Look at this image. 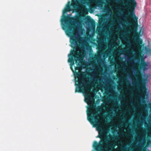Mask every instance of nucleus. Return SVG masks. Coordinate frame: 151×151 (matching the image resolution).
Wrapping results in <instances>:
<instances>
[{"instance_id": "ddd939ff", "label": "nucleus", "mask_w": 151, "mask_h": 151, "mask_svg": "<svg viewBox=\"0 0 151 151\" xmlns=\"http://www.w3.org/2000/svg\"><path fill=\"white\" fill-rule=\"evenodd\" d=\"M70 11V8L69 6H68L66 9H64L63 11V14H65L66 13L68 12H69Z\"/></svg>"}, {"instance_id": "2eb2a0df", "label": "nucleus", "mask_w": 151, "mask_h": 151, "mask_svg": "<svg viewBox=\"0 0 151 151\" xmlns=\"http://www.w3.org/2000/svg\"><path fill=\"white\" fill-rule=\"evenodd\" d=\"M147 107L149 108L150 109V118L151 119H150L149 121V122L150 121H151V103H149L148 104V105L147 106Z\"/></svg>"}, {"instance_id": "f3484780", "label": "nucleus", "mask_w": 151, "mask_h": 151, "mask_svg": "<svg viewBox=\"0 0 151 151\" xmlns=\"http://www.w3.org/2000/svg\"><path fill=\"white\" fill-rule=\"evenodd\" d=\"M108 136H109L110 138H111V139H116V137H117L116 136V137H114V136H112V135H111V136H109V135Z\"/></svg>"}, {"instance_id": "dca6fc26", "label": "nucleus", "mask_w": 151, "mask_h": 151, "mask_svg": "<svg viewBox=\"0 0 151 151\" xmlns=\"http://www.w3.org/2000/svg\"><path fill=\"white\" fill-rule=\"evenodd\" d=\"M124 135H125L126 136H128V137L129 136H130V134H125L124 132H122V133H121L120 134V135L122 136H123Z\"/></svg>"}, {"instance_id": "4be33fe9", "label": "nucleus", "mask_w": 151, "mask_h": 151, "mask_svg": "<svg viewBox=\"0 0 151 151\" xmlns=\"http://www.w3.org/2000/svg\"><path fill=\"white\" fill-rule=\"evenodd\" d=\"M143 102H144V103H145V101H143Z\"/></svg>"}, {"instance_id": "f03ea898", "label": "nucleus", "mask_w": 151, "mask_h": 151, "mask_svg": "<svg viewBox=\"0 0 151 151\" xmlns=\"http://www.w3.org/2000/svg\"><path fill=\"white\" fill-rule=\"evenodd\" d=\"M74 20V19L73 17L64 15L61 22H64L66 24L65 26V28L63 27V28L64 30L66 29L65 31L66 34L68 36L70 37L71 46L74 49H76V46L80 43V40L77 37L76 35L75 25L72 23Z\"/></svg>"}, {"instance_id": "0eeeda50", "label": "nucleus", "mask_w": 151, "mask_h": 151, "mask_svg": "<svg viewBox=\"0 0 151 151\" xmlns=\"http://www.w3.org/2000/svg\"><path fill=\"white\" fill-rule=\"evenodd\" d=\"M141 95L140 96V97L142 99H145V96L147 92V88H146L145 84L142 85L141 87Z\"/></svg>"}, {"instance_id": "1a4fd4ad", "label": "nucleus", "mask_w": 151, "mask_h": 151, "mask_svg": "<svg viewBox=\"0 0 151 151\" xmlns=\"http://www.w3.org/2000/svg\"><path fill=\"white\" fill-rule=\"evenodd\" d=\"M79 0H72V3L71 5L74 8H76L78 6V1Z\"/></svg>"}, {"instance_id": "423d86ee", "label": "nucleus", "mask_w": 151, "mask_h": 151, "mask_svg": "<svg viewBox=\"0 0 151 151\" xmlns=\"http://www.w3.org/2000/svg\"><path fill=\"white\" fill-rule=\"evenodd\" d=\"M90 113L92 115H88V121L92 124L95 122V123H97L98 119L97 118L98 117V112L95 110H91L90 111Z\"/></svg>"}, {"instance_id": "b1692460", "label": "nucleus", "mask_w": 151, "mask_h": 151, "mask_svg": "<svg viewBox=\"0 0 151 151\" xmlns=\"http://www.w3.org/2000/svg\"><path fill=\"white\" fill-rule=\"evenodd\" d=\"M129 45V46H130V44H129V45Z\"/></svg>"}, {"instance_id": "aec40b11", "label": "nucleus", "mask_w": 151, "mask_h": 151, "mask_svg": "<svg viewBox=\"0 0 151 151\" xmlns=\"http://www.w3.org/2000/svg\"><path fill=\"white\" fill-rule=\"evenodd\" d=\"M98 0H89V1H97Z\"/></svg>"}, {"instance_id": "9d476101", "label": "nucleus", "mask_w": 151, "mask_h": 151, "mask_svg": "<svg viewBox=\"0 0 151 151\" xmlns=\"http://www.w3.org/2000/svg\"><path fill=\"white\" fill-rule=\"evenodd\" d=\"M145 51L146 53L149 55H151V49L145 47Z\"/></svg>"}, {"instance_id": "412c9836", "label": "nucleus", "mask_w": 151, "mask_h": 151, "mask_svg": "<svg viewBox=\"0 0 151 151\" xmlns=\"http://www.w3.org/2000/svg\"><path fill=\"white\" fill-rule=\"evenodd\" d=\"M94 21L93 20V19H92V23H94Z\"/></svg>"}, {"instance_id": "4468645a", "label": "nucleus", "mask_w": 151, "mask_h": 151, "mask_svg": "<svg viewBox=\"0 0 151 151\" xmlns=\"http://www.w3.org/2000/svg\"><path fill=\"white\" fill-rule=\"evenodd\" d=\"M135 76L137 78L141 76V73L139 70H137L136 71Z\"/></svg>"}, {"instance_id": "f257e3e1", "label": "nucleus", "mask_w": 151, "mask_h": 151, "mask_svg": "<svg viewBox=\"0 0 151 151\" xmlns=\"http://www.w3.org/2000/svg\"><path fill=\"white\" fill-rule=\"evenodd\" d=\"M99 131L98 137L100 138L99 143L96 141L94 142L93 147L97 151L99 150L100 151H110L113 150L116 145V142L111 143L109 141V139L106 135L107 132L105 129L101 127L98 129Z\"/></svg>"}, {"instance_id": "6ab92c4d", "label": "nucleus", "mask_w": 151, "mask_h": 151, "mask_svg": "<svg viewBox=\"0 0 151 151\" xmlns=\"http://www.w3.org/2000/svg\"><path fill=\"white\" fill-rule=\"evenodd\" d=\"M100 107H98L96 108V110L97 111H98L99 110V109H100Z\"/></svg>"}, {"instance_id": "7ed1b4c3", "label": "nucleus", "mask_w": 151, "mask_h": 151, "mask_svg": "<svg viewBox=\"0 0 151 151\" xmlns=\"http://www.w3.org/2000/svg\"><path fill=\"white\" fill-rule=\"evenodd\" d=\"M128 2L124 3L125 5L124 7L128 10V13L127 16L130 18H133L132 26H138V19L135 14V8L137 6V3L135 0H127Z\"/></svg>"}, {"instance_id": "f8f14e48", "label": "nucleus", "mask_w": 151, "mask_h": 151, "mask_svg": "<svg viewBox=\"0 0 151 151\" xmlns=\"http://www.w3.org/2000/svg\"><path fill=\"white\" fill-rule=\"evenodd\" d=\"M144 107L145 108L147 107V104L144 105ZM144 111L145 115L147 116L148 115V111L147 109L145 108L144 109Z\"/></svg>"}, {"instance_id": "6e6552de", "label": "nucleus", "mask_w": 151, "mask_h": 151, "mask_svg": "<svg viewBox=\"0 0 151 151\" xmlns=\"http://www.w3.org/2000/svg\"><path fill=\"white\" fill-rule=\"evenodd\" d=\"M141 62L139 65V68L141 69H142L143 70H145L147 69L146 67L148 66V63L145 62L144 59H141Z\"/></svg>"}, {"instance_id": "a211bd4d", "label": "nucleus", "mask_w": 151, "mask_h": 151, "mask_svg": "<svg viewBox=\"0 0 151 151\" xmlns=\"http://www.w3.org/2000/svg\"><path fill=\"white\" fill-rule=\"evenodd\" d=\"M126 82L127 84L129 85H130V83L129 82V81L127 79H126Z\"/></svg>"}, {"instance_id": "39448f33", "label": "nucleus", "mask_w": 151, "mask_h": 151, "mask_svg": "<svg viewBox=\"0 0 151 151\" xmlns=\"http://www.w3.org/2000/svg\"><path fill=\"white\" fill-rule=\"evenodd\" d=\"M68 56L71 57L68 59V62L70 63V69L73 72H74V71L72 66L74 65V61H76V63H78L83 60L84 57V54L81 52H78L75 50H71L70 54H69Z\"/></svg>"}, {"instance_id": "5701e85b", "label": "nucleus", "mask_w": 151, "mask_h": 151, "mask_svg": "<svg viewBox=\"0 0 151 151\" xmlns=\"http://www.w3.org/2000/svg\"><path fill=\"white\" fill-rule=\"evenodd\" d=\"M87 89H88V90H89V88H87Z\"/></svg>"}, {"instance_id": "20e7f679", "label": "nucleus", "mask_w": 151, "mask_h": 151, "mask_svg": "<svg viewBox=\"0 0 151 151\" xmlns=\"http://www.w3.org/2000/svg\"><path fill=\"white\" fill-rule=\"evenodd\" d=\"M88 74L85 72H81L76 73L75 75L76 77H77L78 79L76 81L75 85L76 86L75 92L81 93L84 91V88L85 86L87 87L89 86L87 83L85 82L84 78L86 75Z\"/></svg>"}, {"instance_id": "9b49d317", "label": "nucleus", "mask_w": 151, "mask_h": 151, "mask_svg": "<svg viewBox=\"0 0 151 151\" xmlns=\"http://www.w3.org/2000/svg\"><path fill=\"white\" fill-rule=\"evenodd\" d=\"M92 97L89 94H88L87 95L85 99V101L87 103V104H88L90 101V99Z\"/></svg>"}]
</instances>
